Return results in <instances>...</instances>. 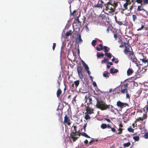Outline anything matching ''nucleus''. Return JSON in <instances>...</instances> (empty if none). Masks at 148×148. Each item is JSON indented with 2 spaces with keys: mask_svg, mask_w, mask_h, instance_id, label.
Returning <instances> with one entry per match:
<instances>
[{
  "mask_svg": "<svg viewBox=\"0 0 148 148\" xmlns=\"http://www.w3.org/2000/svg\"><path fill=\"white\" fill-rule=\"evenodd\" d=\"M119 2L114 1L113 3H112L111 0H109L106 3L104 4L105 8H103V11L104 12V9L106 11H108V14L106 13L107 14H109L110 16H112L114 14V12L116 10V8L118 6Z\"/></svg>",
  "mask_w": 148,
  "mask_h": 148,
  "instance_id": "obj_1",
  "label": "nucleus"
},
{
  "mask_svg": "<svg viewBox=\"0 0 148 148\" xmlns=\"http://www.w3.org/2000/svg\"><path fill=\"white\" fill-rule=\"evenodd\" d=\"M97 103L96 105V107L102 110L107 109V105L104 101H99L98 99H97Z\"/></svg>",
  "mask_w": 148,
  "mask_h": 148,
  "instance_id": "obj_2",
  "label": "nucleus"
},
{
  "mask_svg": "<svg viewBox=\"0 0 148 148\" xmlns=\"http://www.w3.org/2000/svg\"><path fill=\"white\" fill-rule=\"evenodd\" d=\"M128 84L126 83L121 85V90L120 92L121 93L125 94L126 93V97L127 98H130V97L129 94L128 93V91L127 90V88Z\"/></svg>",
  "mask_w": 148,
  "mask_h": 148,
  "instance_id": "obj_3",
  "label": "nucleus"
},
{
  "mask_svg": "<svg viewBox=\"0 0 148 148\" xmlns=\"http://www.w3.org/2000/svg\"><path fill=\"white\" fill-rule=\"evenodd\" d=\"M104 2L102 0H99L97 4H95L93 7L95 8H102Z\"/></svg>",
  "mask_w": 148,
  "mask_h": 148,
  "instance_id": "obj_4",
  "label": "nucleus"
},
{
  "mask_svg": "<svg viewBox=\"0 0 148 148\" xmlns=\"http://www.w3.org/2000/svg\"><path fill=\"white\" fill-rule=\"evenodd\" d=\"M99 46L100 47V48L98 47H96V50L98 51H100L101 50H102L103 48L104 50V52L105 53L108 52L109 50L107 49L108 47L107 46H104L103 48V46L101 44H99Z\"/></svg>",
  "mask_w": 148,
  "mask_h": 148,
  "instance_id": "obj_5",
  "label": "nucleus"
},
{
  "mask_svg": "<svg viewBox=\"0 0 148 148\" xmlns=\"http://www.w3.org/2000/svg\"><path fill=\"white\" fill-rule=\"evenodd\" d=\"M116 105L121 108H123L126 106H129V105L127 103H122L120 101H119L117 102Z\"/></svg>",
  "mask_w": 148,
  "mask_h": 148,
  "instance_id": "obj_6",
  "label": "nucleus"
},
{
  "mask_svg": "<svg viewBox=\"0 0 148 148\" xmlns=\"http://www.w3.org/2000/svg\"><path fill=\"white\" fill-rule=\"evenodd\" d=\"M77 71L78 73V75L79 78L82 79L83 78V74L82 73V69L80 66H78L77 68Z\"/></svg>",
  "mask_w": 148,
  "mask_h": 148,
  "instance_id": "obj_7",
  "label": "nucleus"
},
{
  "mask_svg": "<svg viewBox=\"0 0 148 148\" xmlns=\"http://www.w3.org/2000/svg\"><path fill=\"white\" fill-rule=\"evenodd\" d=\"M124 46L125 49L123 50V52L126 55L127 54L130 50V46L125 42H124Z\"/></svg>",
  "mask_w": 148,
  "mask_h": 148,
  "instance_id": "obj_8",
  "label": "nucleus"
},
{
  "mask_svg": "<svg viewBox=\"0 0 148 148\" xmlns=\"http://www.w3.org/2000/svg\"><path fill=\"white\" fill-rule=\"evenodd\" d=\"M63 123H64L65 125L67 124L69 126L71 124V121L66 115L64 116Z\"/></svg>",
  "mask_w": 148,
  "mask_h": 148,
  "instance_id": "obj_9",
  "label": "nucleus"
},
{
  "mask_svg": "<svg viewBox=\"0 0 148 148\" xmlns=\"http://www.w3.org/2000/svg\"><path fill=\"white\" fill-rule=\"evenodd\" d=\"M73 127V129L72 130L71 134H77V135H80V133L79 132L76 131L77 127L76 126H73L72 127Z\"/></svg>",
  "mask_w": 148,
  "mask_h": 148,
  "instance_id": "obj_10",
  "label": "nucleus"
},
{
  "mask_svg": "<svg viewBox=\"0 0 148 148\" xmlns=\"http://www.w3.org/2000/svg\"><path fill=\"white\" fill-rule=\"evenodd\" d=\"M128 58L130 60H132L133 62L136 64H137V60L135 56V57H131L130 56H128Z\"/></svg>",
  "mask_w": 148,
  "mask_h": 148,
  "instance_id": "obj_11",
  "label": "nucleus"
},
{
  "mask_svg": "<svg viewBox=\"0 0 148 148\" xmlns=\"http://www.w3.org/2000/svg\"><path fill=\"white\" fill-rule=\"evenodd\" d=\"M77 41L78 43L79 42L80 43H82L83 42V40L81 38V35L79 33L77 34V37L76 38V42H77Z\"/></svg>",
  "mask_w": 148,
  "mask_h": 148,
  "instance_id": "obj_12",
  "label": "nucleus"
},
{
  "mask_svg": "<svg viewBox=\"0 0 148 148\" xmlns=\"http://www.w3.org/2000/svg\"><path fill=\"white\" fill-rule=\"evenodd\" d=\"M134 71L132 68H129L127 71V74L129 76L131 75L133 73Z\"/></svg>",
  "mask_w": 148,
  "mask_h": 148,
  "instance_id": "obj_13",
  "label": "nucleus"
},
{
  "mask_svg": "<svg viewBox=\"0 0 148 148\" xmlns=\"http://www.w3.org/2000/svg\"><path fill=\"white\" fill-rule=\"evenodd\" d=\"M77 135V134H71L70 136V138L73 139V141H75L78 138V137H75V136Z\"/></svg>",
  "mask_w": 148,
  "mask_h": 148,
  "instance_id": "obj_14",
  "label": "nucleus"
},
{
  "mask_svg": "<svg viewBox=\"0 0 148 148\" xmlns=\"http://www.w3.org/2000/svg\"><path fill=\"white\" fill-rule=\"evenodd\" d=\"M108 108L112 112H114V107L111 105H107V109Z\"/></svg>",
  "mask_w": 148,
  "mask_h": 148,
  "instance_id": "obj_15",
  "label": "nucleus"
},
{
  "mask_svg": "<svg viewBox=\"0 0 148 148\" xmlns=\"http://www.w3.org/2000/svg\"><path fill=\"white\" fill-rule=\"evenodd\" d=\"M114 69L113 68H111L110 69V73L112 74H113L115 73H116L118 71V70L117 69H115L114 71Z\"/></svg>",
  "mask_w": 148,
  "mask_h": 148,
  "instance_id": "obj_16",
  "label": "nucleus"
},
{
  "mask_svg": "<svg viewBox=\"0 0 148 148\" xmlns=\"http://www.w3.org/2000/svg\"><path fill=\"white\" fill-rule=\"evenodd\" d=\"M86 110L88 114H90L93 112V109L92 108H87Z\"/></svg>",
  "mask_w": 148,
  "mask_h": 148,
  "instance_id": "obj_17",
  "label": "nucleus"
},
{
  "mask_svg": "<svg viewBox=\"0 0 148 148\" xmlns=\"http://www.w3.org/2000/svg\"><path fill=\"white\" fill-rule=\"evenodd\" d=\"M131 49V51H130L129 50V51H128V53H129V55L128 56H130L131 57H135V55L134 54V52L133 51L132 48Z\"/></svg>",
  "mask_w": 148,
  "mask_h": 148,
  "instance_id": "obj_18",
  "label": "nucleus"
},
{
  "mask_svg": "<svg viewBox=\"0 0 148 148\" xmlns=\"http://www.w3.org/2000/svg\"><path fill=\"white\" fill-rule=\"evenodd\" d=\"M142 11V12L140 13V15L143 17L145 16V15L147 14L146 10L144 9Z\"/></svg>",
  "mask_w": 148,
  "mask_h": 148,
  "instance_id": "obj_19",
  "label": "nucleus"
},
{
  "mask_svg": "<svg viewBox=\"0 0 148 148\" xmlns=\"http://www.w3.org/2000/svg\"><path fill=\"white\" fill-rule=\"evenodd\" d=\"M62 92V91L60 89H59L57 91V97L58 98L60 97V95L61 94Z\"/></svg>",
  "mask_w": 148,
  "mask_h": 148,
  "instance_id": "obj_20",
  "label": "nucleus"
},
{
  "mask_svg": "<svg viewBox=\"0 0 148 148\" xmlns=\"http://www.w3.org/2000/svg\"><path fill=\"white\" fill-rule=\"evenodd\" d=\"M109 73L108 71H105L104 72L103 74V76L104 77H106V78H107L109 77Z\"/></svg>",
  "mask_w": 148,
  "mask_h": 148,
  "instance_id": "obj_21",
  "label": "nucleus"
},
{
  "mask_svg": "<svg viewBox=\"0 0 148 148\" xmlns=\"http://www.w3.org/2000/svg\"><path fill=\"white\" fill-rule=\"evenodd\" d=\"M140 60H141L144 63H145L146 62L147 63V66H148V60L146 59V58H144L143 59H140Z\"/></svg>",
  "mask_w": 148,
  "mask_h": 148,
  "instance_id": "obj_22",
  "label": "nucleus"
},
{
  "mask_svg": "<svg viewBox=\"0 0 148 148\" xmlns=\"http://www.w3.org/2000/svg\"><path fill=\"white\" fill-rule=\"evenodd\" d=\"M72 34V31L71 30H69L68 32H67L65 34V36L68 37L69 36Z\"/></svg>",
  "mask_w": 148,
  "mask_h": 148,
  "instance_id": "obj_23",
  "label": "nucleus"
},
{
  "mask_svg": "<svg viewBox=\"0 0 148 148\" xmlns=\"http://www.w3.org/2000/svg\"><path fill=\"white\" fill-rule=\"evenodd\" d=\"M81 135L87 138H90V137L88 136L86 133L83 132L81 134Z\"/></svg>",
  "mask_w": 148,
  "mask_h": 148,
  "instance_id": "obj_24",
  "label": "nucleus"
},
{
  "mask_svg": "<svg viewBox=\"0 0 148 148\" xmlns=\"http://www.w3.org/2000/svg\"><path fill=\"white\" fill-rule=\"evenodd\" d=\"M106 56L108 58H111L112 57V55L110 53H105Z\"/></svg>",
  "mask_w": 148,
  "mask_h": 148,
  "instance_id": "obj_25",
  "label": "nucleus"
},
{
  "mask_svg": "<svg viewBox=\"0 0 148 148\" xmlns=\"http://www.w3.org/2000/svg\"><path fill=\"white\" fill-rule=\"evenodd\" d=\"M75 87L76 88L78 86L79 84V80H76L74 82Z\"/></svg>",
  "mask_w": 148,
  "mask_h": 148,
  "instance_id": "obj_26",
  "label": "nucleus"
},
{
  "mask_svg": "<svg viewBox=\"0 0 148 148\" xmlns=\"http://www.w3.org/2000/svg\"><path fill=\"white\" fill-rule=\"evenodd\" d=\"M141 5H141L138 6L137 9V10L138 11H142L144 10V9H143V7H142Z\"/></svg>",
  "mask_w": 148,
  "mask_h": 148,
  "instance_id": "obj_27",
  "label": "nucleus"
},
{
  "mask_svg": "<svg viewBox=\"0 0 148 148\" xmlns=\"http://www.w3.org/2000/svg\"><path fill=\"white\" fill-rule=\"evenodd\" d=\"M99 17L101 18L102 19H107L106 16V15L104 14H101L100 15Z\"/></svg>",
  "mask_w": 148,
  "mask_h": 148,
  "instance_id": "obj_28",
  "label": "nucleus"
},
{
  "mask_svg": "<svg viewBox=\"0 0 148 148\" xmlns=\"http://www.w3.org/2000/svg\"><path fill=\"white\" fill-rule=\"evenodd\" d=\"M131 145V143L130 142H128L126 143H124L123 145L124 147H129Z\"/></svg>",
  "mask_w": 148,
  "mask_h": 148,
  "instance_id": "obj_29",
  "label": "nucleus"
},
{
  "mask_svg": "<svg viewBox=\"0 0 148 148\" xmlns=\"http://www.w3.org/2000/svg\"><path fill=\"white\" fill-rule=\"evenodd\" d=\"M104 56V54L103 53H98L97 54V56L98 58H100L101 57H103Z\"/></svg>",
  "mask_w": 148,
  "mask_h": 148,
  "instance_id": "obj_30",
  "label": "nucleus"
},
{
  "mask_svg": "<svg viewBox=\"0 0 148 148\" xmlns=\"http://www.w3.org/2000/svg\"><path fill=\"white\" fill-rule=\"evenodd\" d=\"M101 127L102 129H105L107 127V125L106 124H102Z\"/></svg>",
  "mask_w": 148,
  "mask_h": 148,
  "instance_id": "obj_31",
  "label": "nucleus"
},
{
  "mask_svg": "<svg viewBox=\"0 0 148 148\" xmlns=\"http://www.w3.org/2000/svg\"><path fill=\"white\" fill-rule=\"evenodd\" d=\"M133 139L136 141H138L139 140V137L138 136H134L133 137Z\"/></svg>",
  "mask_w": 148,
  "mask_h": 148,
  "instance_id": "obj_32",
  "label": "nucleus"
},
{
  "mask_svg": "<svg viewBox=\"0 0 148 148\" xmlns=\"http://www.w3.org/2000/svg\"><path fill=\"white\" fill-rule=\"evenodd\" d=\"M77 12V10H74L73 11L71 12V10H70V12H71V15H72L73 16H75L76 15L75 13Z\"/></svg>",
  "mask_w": 148,
  "mask_h": 148,
  "instance_id": "obj_33",
  "label": "nucleus"
},
{
  "mask_svg": "<svg viewBox=\"0 0 148 148\" xmlns=\"http://www.w3.org/2000/svg\"><path fill=\"white\" fill-rule=\"evenodd\" d=\"M127 130L128 131L132 133H134V130L132 129L131 127L128 128Z\"/></svg>",
  "mask_w": 148,
  "mask_h": 148,
  "instance_id": "obj_34",
  "label": "nucleus"
},
{
  "mask_svg": "<svg viewBox=\"0 0 148 148\" xmlns=\"http://www.w3.org/2000/svg\"><path fill=\"white\" fill-rule=\"evenodd\" d=\"M133 21L135 22L136 20H137V16L135 15H133L132 16Z\"/></svg>",
  "mask_w": 148,
  "mask_h": 148,
  "instance_id": "obj_35",
  "label": "nucleus"
},
{
  "mask_svg": "<svg viewBox=\"0 0 148 148\" xmlns=\"http://www.w3.org/2000/svg\"><path fill=\"white\" fill-rule=\"evenodd\" d=\"M143 121L142 118L140 117L138 118L137 119H136V120L134 121V123H136V122H137L138 121Z\"/></svg>",
  "mask_w": 148,
  "mask_h": 148,
  "instance_id": "obj_36",
  "label": "nucleus"
},
{
  "mask_svg": "<svg viewBox=\"0 0 148 148\" xmlns=\"http://www.w3.org/2000/svg\"><path fill=\"white\" fill-rule=\"evenodd\" d=\"M108 61V60L106 58H104V59L102 60L101 61V63H106Z\"/></svg>",
  "mask_w": 148,
  "mask_h": 148,
  "instance_id": "obj_37",
  "label": "nucleus"
},
{
  "mask_svg": "<svg viewBox=\"0 0 148 148\" xmlns=\"http://www.w3.org/2000/svg\"><path fill=\"white\" fill-rule=\"evenodd\" d=\"M97 41L96 40H93L92 42V45L93 46H95L96 45V43L97 42Z\"/></svg>",
  "mask_w": 148,
  "mask_h": 148,
  "instance_id": "obj_38",
  "label": "nucleus"
},
{
  "mask_svg": "<svg viewBox=\"0 0 148 148\" xmlns=\"http://www.w3.org/2000/svg\"><path fill=\"white\" fill-rule=\"evenodd\" d=\"M128 5V3H125L123 5V7L125 8V10H127V6Z\"/></svg>",
  "mask_w": 148,
  "mask_h": 148,
  "instance_id": "obj_39",
  "label": "nucleus"
},
{
  "mask_svg": "<svg viewBox=\"0 0 148 148\" xmlns=\"http://www.w3.org/2000/svg\"><path fill=\"white\" fill-rule=\"evenodd\" d=\"M123 130V129L122 128H119V129H118V130L119 131V132L118 133V134H121L122 133Z\"/></svg>",
  "mask_w": 148,
  "mask_h": 148,
  "instance_id": "obj_40",
  "label": "nucleus"
},
{
  "mask_svg": "<svg viewBox=\"0 0 148 148\" xmlns=\"http://www.w3.org/2000/svg\"><path fill=\"white\" fill-rule=\"evenodd\" d=\"M85 119L86 120L90 119V117L89 115L88 114L86 115L85 116Z\"/></svg>",
  "mask_w": 148,
  "mask_h": 148,
  "instance_id": "obj_41",
  "label": "nucleus"
},
{
  "mask_svg": "<svg viewBox=\"0 0 148 148\" xmlns=\"http://www.w3.org/2000/svg\"><path fill=\"white\" fill-rule=\"evenodd\" d=\"M116 22L118 25H123V24L122 23L121 21H119L118 20H117L116 21Z\"/></svg>",
  "mask_w": 148,
  "mask_h": 148,
  "instance_id": "obj_42",
  "label": "nucleus"
},
{
  "mask_svg": "<svg viewBox=\"0 0 148 148\" xmlns=\"http://www.w3.org/2000/svg\"><path fill=\"white\" fill-rule=\"evenodd\" d=\"M88 99H89V103H87V104L88 105V104H92V98L90 97L88 98Z\"/></svg>",
  "mask_w": 148,
  "mask_h": 148,
  "instance_id": "obj_43",
  "label": "nucleus"
},
{
  "mask_svg": "<svg viewBox=\"0 0 148 148\" xmlns=\"http://www.w3.org/2000/svg\"><path fill=\"white\" fill-rule=\"evenodd\" d=\"M80 16V13L79 14L78 16H77L76 18L75 19L76 20H77V21L78 22V23H80L81 22L79 21V17Z\"/></svg>",
  "mask_w": 148,
  "mask_h": 148,
  "instance_id": "obj_44",
  "label": "nucleus"
},
{
  "mask_svg": "<svg viewBox=\"0 0 148 148\" xmlns=\"http://www.w3.org/2000/svg\"><path fill=\"white\" fill-rule=\"evenodd\" d=\"M143 137L145 138L148 139V133H147L145 134Z\"/></svg>",
  "mask_w": 148,
  "mask_h": 148,
  "instance_id": "obj_45",
  "label": "nucleus"
},
{
  "mask_svg": "<svg viewBox=\"0 0 148 148\" xmlns=\"http://www.w3.org/2000/svg\"><path fill=\"white\" fill-rule=\"evenodd\" d=\"M143 4H148V0H143Z\"/></svg>",
  "mask_w": 148,
  "mask_h": 148,
  "instance_id": "obj_46",
  "label": "nucleus"
},
{
  "mask_svg": "<svg viewBox=\"0 0 148 148\" xmlns=\"http://www.w3.org/2000/svg\"><path fill=\"white\" fill-rule=\"evenodd\" d=\"M147 115L146 114H143V117L142 118L143 120L144 119H146L147 118Z\"/></svg>",
  "mask_w": 148,
  "mask_h": 148,
  "instance_id": "obj_47",
  "label": "nucleus"
},
{
  "mask_svg": "<svg viewBox=\"0 0 148 148\" xmlns=\"http://www.w3.org/2000/svg\"><path fill=\"white\" fill-rule=\"evenodd\" d=\"M143 0H136V1L138 3H141L143 2Z\"/></svg>",
  "mask_w": 148,
  "mask_h": 148,
  "instance_id": "obj_48",
  "label": "nucleus"
},
{
  "mask_svg": "<svg viewBox=\"0 0 148 148\" xmlns=\"http://www.w3.org/2000/svg\"><path fill=\"white\" fill-rule=\"evenodd\" d=\"M85 29H86V30L87 31V32H88L89 31V29L88 28V24H86L85 25Z\"/></svg>",
  "mask_w": 148,
  "mask_h": 148,
  "instance_id": "obj_49",
  "label": "nucleus"
},
{
  "mask_svg": "<svg viewBox=\"0 0 148 148\" xmlns=\"http://www.w3.org/2000/svg\"><path fill=\"white\" fill-rule=\"evenodd\" d=\"M144 25H143L142 24L141 25V27L140 28H139V29H137V31H140L142 30L144 27Z\"/></svg>",
  "mask_w": 148,
  "mask_h": 148,
  "instance_id": "obj_50",
  "label": "nucleus"
},
{
  "mask_svg": "<svg viewBox=\"0 0 148 148\" xmlns=\"http://www.w3.org/2000/svg\"><path fill=\"white\" fill-rule=\"evenodd\" d=\"M126 3H127L128 5H130L131 4V2L130 0H125Z\"/></svg>",
  "mask_w": 148,
  "mask_h": 148,
  "instance_id": "obj_51",
  "label": "nucleus"
},
{
  "mask_svg": "<svg viewBox=\"0 0 148 148\" xmlns=\"http://www.w3.org/2000/svg\"><path fill=\"white\" fill-rule=\"evenodd\" d=\"M56 43H54L53 44V46L52 47V49L53 50H54L55 49V48L56 47Z\"/></svg>",
  "mask_w": 148,
  "mask_h": 148,
  "instance_id": "obj_52",
  "label": "nucleus"
},
{
  "mask_svg": "<svg viewBox=\"0 0 148 148\" xmlns=\"http://www.w3.org/2000/svg\"><path fill=\"white\" fill-rule=\"evenodd\" d=\"M82 64L84 67L87 65L83 61L82 62Z\"/></svg>",
  "mask_w": 148,
  "mask_h": 148,
  "instance_id": "obj_53",
  "label": "nucleus"
},
{
  "mask_svg": "<svg viewBox=\"0 0 148 148\" xmlns=\"http://www.w3.org/2000/svg\"><path fill=\"white\" fill-rule=\"evenodd\" d=\"M87 123H85L84 124V125L83 128H84V132L86 131V127L87 126Z\"/></svg>",
  "mask_w": 148,
  "mask_h": 148,
  "instance_id": "obj_54",
  "label": "nucleus"
},
{
  "mask_svg": "<svg viewBox=\"0 0 148 148\" xmlns=\"http://www.w3.org/2000/svg\"><path fill=\"white\" fill-rule=\"evenodd\" d=\"M133 85L135 86H138V84L137 82H134Z\"/></svg>",
  "mask_w": 148,
  "mask_h": 148,
  "instance_id": "obj_55",
  "label": "nucleus"
},
{
  "mask_svg": "<svg viewBox=\"0 0 148 148\" xmlns=\"http://www.w3.org/2000/svg\"><path fill=\"white\" fill-rule=\"evenodd\" d=\"M105 120L106 121H108V122H111V121L108 119L107 118H105Z\"/></svg>",
  "mask_w": 148,
  "mask_h": 148,
  "instance_id": "obj_56",
  "label": "nucleus"
},
{
  "mask_svg": "<svg viewBox=\"0 0 148 148\" xmlns=\"http://www.w3.org/2000/svg\"><path fill=\"white\" fill-rule=\"evenodd\" d=\"M84 67L85 68V70L86 71L87 70H88V69H89V68L88 67V65L85 66Z\"/></svg>",
  "mask_w": 148,
  "mask_h": 148,
  "instance_id": "obj_57",
  "label": "nucleus"
},
{
  "mask_svg": "<svg viewBox=\"0 0 148 148\" xmlns=\"http://www.w3.org/2000/svg\"><path fill=\"white\" fill-rule=\"evenodd\" d=\"M114 36L115 40H116L117 37V35L116 34H114Z\"/></svg>",
  "mask_w": 148,
  "mask_h": 148,
  "instance_id": "obj_58",
  "label": "nucleus"
},
{
  "mask_svg": "<svg viewBox=\"0 0 148 148\" xmlns=\"http://www.w3.org/2000/svg\"><path fill=\"white\" fill-rule=\"evenodd\" d=\"M119 128H121L122 127H123V125L122 124V123H120L119 124Z\"/></svg>",
  "mask_w": 148,
  "mask_h": 148,
  "instance_id": "obj_59",
  "label": "nucleus"
},
{
  "mask_svg": "<svg viewBox=\"0 0 148 148\" xmlns=\"http://www.w3.org/2000/svg\"><path fill=\"white\" fill-rule=\"evenodd\" d=\"M110 129H111V131L113 132H115V129L114 128H111Z\"/></svg>",
  "mask_w": 148,
  "mask_h": 148,
  "instance_id": "obj_60",
  "label": "nucleus"
},
{
  "mask_svg": "<svg viewBox=\"0 0 148 148\" xmlns=\"http://www.w3.org/2000/svg\"><path fill=\"white\" fill-rule=\"evenodd\" d=\"M94 140L93 139V138H92V140L90 141L89 142V144H91V143H93V142H94Z\"/></svg>",
  "mask_w": 148,
  "mask_h": 148,
  "instance_id": "obj_61",
  "label": "nucleus"
},
{
  "mask_svg": "<svg viewBox=\"0 0 148 148\" xmlns=\"http://www.w3.org/2000/svg\"><path fill=\"white\" fill-rule=\"evenodd\" d=\"M88 141L86 139L85 140L84 143L85 144H88Z\"/></svg>",
  "mask_w": 148,
  "mask_h": 148,
  "instance_id": "obj_62",
  "label": "nucleus"
},
{
  "mask_svg": "<svg viewBox=\"0 0 148 148\" xmlns=\"http://www.w3.org/2000/svg\"><path fill=\"white\" fill-rule=\"evenodd\" d=\"M86 71L87 72L88 74V75H90V72L89 70V69H88V70H87Z\"/></svg>",
  "mask_w": 148,
  "mask_h": 148,
  "instance_id": "obj_63",
  "label": "nucleus"
},
{
  "mask_svg": "<svg viewBox=\"0 0 148 148\" xmlns=\"http://www.w3.org/2000/svg\"><path fill=\"white\" fill-rule=\"evenodd\" d=\"M93 86L95 87H96L97 86V85L96 83L95 82H93Z\"/></svg>",
  "mask_w": 148,
  "mask_h": 148,
  "instance_id": "obj_64",
  "label": "nucleus"
}]
</instances>
